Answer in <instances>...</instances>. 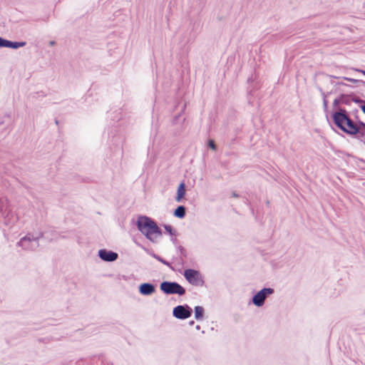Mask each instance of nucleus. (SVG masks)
<instances>
[{"label":"nucleus","instance_id":"7ed1b4c3","mask_svg":"<svg viewBox=\"0 0 365 365\" xmlns=\"http://www.w3.org/2000/svg\"><path fill=\"white\" fill-rule=\"evenodd\" d=\"M160 288L166 294H178L181 296L185 293V288L175 282H163L160 284Z\"/></svg>","mask_w":365,"mask_h":365},{"label":"nucleus","instance_id":"f3484780","mask_svg":"<svg viewBox=\"0 0 365 365\" xmlns=\"http://www.w3.org/2000/svg\"><path fill=\"white\" fill-rule=\"evenodd\" d=\"M208 146L213 150H216V144L213 140H210L208 141Z\"/></svg>","mask_w":365,"mask_h":365},{"label":"nucleus","instance_id":"2eb2a0df","mask_svg":"<svg viewBox=\"0 0 365 365\" xmlns=\"http://www.w3.org/2000/svg\"><path fill=\"white\" fill-rule=\"evenodd\" d=\"M165 230L170 235H175V231L173 230V227L170 225H165Z\"/></svg>","mask_w":365,"mask_h":365},{"label":"nucleus","instance_id":"f03ea898","mask_svg":"<svg viewBox=\"0 0 365 365\" xmlns=\"http://www.w3.org/2000/svg\"><path fill=\"white\" fill-rule=\"evenodd\" d=\"M335 124L344 132L354 135L358 133H365V124L354 123L344 113L336 112L333 115Z\"/></svg>","mask_w":365,"mask_h":365},{"label":"nucleus","instance_id":"f257e3e1","mask_svg":"<svg viewBox=\"0 0 365 365\" xmlns=\"http://www.w3.org/2000/svg\"><path fill=\"white\" fill-rule=\"evenodd\" d=\"M138 230L150 241L155 242L162 235L160 228L155 221L147 216H140L137 220Z\"/></svg>","mask_w":365,"mask_h":365},{"label":"nucleus","instance_id":"0eeeda50","mask_svg":"<svg viewBox=\"0 0 365 365\" xmlns=\"http://www.w3.org/2000/svg\"><path fill=\"white\" fill-rule=\"evenodd\" d=\"M273 292L274 290L271 288H264L253 297L252 302L256 306L261 307L264 304L267 296Z\"/></svg>","mask_w":365,"mask_h":365},{"label":"nucleus","instance_id":"423d86ee","mask_svg":"<svg viewBox=\"0 0 365 365\" xmlns=\"http://www.w3.org/2000/svg\"><path fill=\"white\" fill-rule=\"evenodd\" d=\"M192 313V309L187 304L178 305L173 310V315L178 319L189 318Z\"/></svg>","mask_w":365,"mask_h":365},{"label":"nucleus","instance_id":"4be33fe9","mask_svg":"<svg viewBox=\"0 0 365 365\" xmlns=\"http://www.w3.org/2000/svg\"><path fill=\"white\" fill-rule=\"evenodd\" d=\"M196 329H200V326H197Z\"/></svg>","mask_w":365,"mask_h":365},{"label":"nucleus","instance_id":"412c9836","mask_svg":"<svg viewBox=\"0 0 365 365\" xmlns=\"http://www.w3.org/2000/svg\"><path fill=\"white\" fill-rule=\"evenodd\" d=\"M361 73L365 76V71H361Z\"/></svg>","mask_w":365,"mask_h":365},{"label":"nucleus","instance_id":"9b49d317","mask_svg":"<svg viewBox=\"0 0 365 365\" xmlns=\"http://www.w3.org/2000/svg\"><path fill=\"white\" fill-rule=\"evenodd\" d=\"M10 212L8 199L4 196H0V213L3 216H7Z\"/></svg>","mask_w":365,"mask_h":365},{"label":"nucleus","instance_id":"4468645a","mask_svg":"<svg viewBox=\"0 0 365 365\" xmlns=\"http://www.w3.org/2000/svg\"><path fill=\"white\" fill-rule=\"evenodd\" d=\"M204 309L200 306H197L195 307V318L197 320H200L203 317Z\"/></svg>","mask_w":365,"mask_h":365},{"label":"nucleus","instance_id":"aec40b11","mask_svg":"<svg viewBox=\"0 0 365 365\" xmlns=\"http://www.w3.org/2000/svg\"><path fill=\"white\" fill-rule=\"evenodd\" d=\"M194 323H195V322H194V321H190V322H189L190 325H191V326H192V325H193V324H194Z\"/></svg>","mask_w":365,"mask_h":365},{"label":"nucleus","instance_id":"39448f33","mask_svg":"<svg viewBox=\"0 0 365 365\" xmlns=\"http://www.w3.org/2000/svg\"><path fill=\"white\" fill-rule=\"evenodd\" d=\"M18 246L21 247L24 250H34L38 247V239L30 235L21 238L17 243Z\"/></svg>","mask_w":365,"mask_h":365},{"label":"nucleus","instance_id":"ddd939ff","mask_svg":"<svg viewBox=\"0 0 365 365\" xmlns=\"http://www.w3.org/2000/svg\"><path fill=\"white\" fill-rule=\"evenodd\" d=\"M186 214L185 207L183 205L178 206L174 211V215L178 218H183Z\"/></svg>","mask_w":365,"mask_h":365},{"label":"nucleus","instance_id":"dca6fc26","mask_svg":"<svg viewBox=\"0 0 365 365\" xmlns=\"http://www.w3.org/2000/svg\"><path fill=\"white\" fill-rule=\"evenodd\" d=\"M153 257L154 258H155L156 259H158V261H160V262H162L163 264H164L165 265H169V263L168 262H166L165 260H164L163 259H162L160 256H158L155 254H153Z\"/></svg>","mask_w":365,"mask_h":365},{"label":"nucleus","instance_id":"20e7f679","mask_svg":"<svg viewBox=\"0 0 365 365\" xmlns=\"http://www.w3.org/2000/svg\"><path fill=\"white\" fill-rule=\"evenodd\" d=\"M184 277L192 285L202 286L204 282L198 271L187 269L184 272Z\"/></svg>","mask_w":365,"mask_h":365},{"label":"nucleus","instance_id":"f8f14e48","mask_svg":"<svg viewBox=\"0 0 365 365\" xmlns=\"http://www.w3.org/2000/svg\"><path fill=\"white\" fill-rule=\"evenodd\" d=\"M185 185L182 182L178 186L175 200L177 202H180L182 200V198L185 196Z\"/></svg>","mask_w":365,"mask_h":365},{"label":"nucleus","instance_id":"a211bd4d","mask_svg":"<svg viewBox=\"0 0 365 365\" xmlns=\"http://www.w3.org/2000/svg\"><path fill=\"white\" fill-rule=\"evenodd\" d=\"M55 43H56V42H55L54 41H51L49 42V45H50L51 46H54V45H55Z\"/></svg>","mask_w":365,"mask_h":365},{"label":"nucleus","instance_id":"1a4fd4ad","mask_svg":"<svg viewBox=\"0 0 365 365\" xmlns=\"http://www.w3.org/2000/svg\"><path fill=\"white\" fill-rule=\"evenodd\" d=\"M25 41L22 42H14L9 40L4 39L3 38L0 37V47H6V48H19L20 47H23L26 45Z\"/></svg>","mask_w":365,"mask_h":365},{"label":"nucleus","instance_id":"9d476101","mask_svg":"<svg viewBox=\"0 0 365 365\" xmlns=\"http://www.w3.org/2000/svg\"><path fill=\"white\" fill-rule=\"evenodd\" d=\"M155 291V287L150 283H143L139 286V292L145 296L151 295Z\"/></svg>","mask_w":365,"mask_h":365},{"label":"nucleus","instance_id":"6e6552de","mask_svg":"<svg viewBox=\"0 0 365 365\" xmlns=\"http://www.w3.org/2000/svg\"><path fill=\"white\" fill-rule=\"evenodd\" d=\"M98 257L105 262H114L118 257V253L105 249L98 251Z\"/></svg>","mask_w":365,"mask_h":365},{"label":"nucleus","instance_id":"6ab92c4d","mask_svg":"<svg viewBox=\"0 0 365 365\" xmlns=\"http://www.w3.org/2000/svg\"><path fill=\"white\" fill-rule=\"evenodd\" d=\"M361 110L365 113V106H361Z\"/></svg>","mask_w":365,"mask_h":365}]
</instances>
